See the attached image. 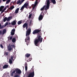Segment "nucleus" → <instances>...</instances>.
Listing matches in <instances>:
<instances>
[{
    "label": "nucleus",
    "instance_id": "1",
    "mask_svg": "<svg viewBox=\"0 0 77 77\" xmlns=\"http://www.w3.org/2000/svg\"><path fill=\"white\" fill-rule=\"evenodd\" d=\"M43 38L41 36L39 35L34 40L35 45V46H38V43H41L42 42Z\"/></svg>",
    "mask_w": 77,
    "mask_h": 77
},
{
    "label": "nucleus",
    "instance_id": "2",
    "mask_svg": "<svg viewBox=\"0 0 77 77\" xmlns=\"http://www.w3.org/2000/svg\"><path fill=\"white\" fill-rule=\"evenodd\" d=\"M30 33H31V29L30 28V29H28L26 31V37L25 40L26 42H27V41H30Z\"/></svg>",
    "mask_w": 77,
    "mask_h": 77
},
{
    "label": "nucleus",
    "instance_id": "3",
    "mask_svg": "<svg viewBox=\"0 0 77 77\" xmlns=\"http://www.w3.org/2000/svg\"><path fill=\"white\" fill-rule=\"evenodd\" d=\"M34 66H33L32 68L29 71V74L28 77H34L35 72H34Z\"/></svg>",
    "mask_w": 77,
    "mask_h": 77
},
{
    "label": "nucleus",
    "instance_id": "4",
    "mask_svg": "<svg viewBox=\"0 0 77 77\" xmlns=\"http://www.w3.org/2000/svg\"><path fill=\"white\" fill-rule=\"evenodd\" d=\"M13 48H15V45H14L9 44L8 47V49L9 51H11Z\"/></svg>",
    "mask_w": 77,
    "mask_h": 77
},
{
    "label": "nucleus",
    "instance_id": "5",
    "mask_svg": "<svg viewBox=\"0 0 77 77\" xmlns=\"http://www.w3.org/2000/svg\"><path fill=\"white\" fill-rule=\"evenodd\" d=\"M50 4V0H48L47 2V5L46 6V8H45V11H47V9H49Z\"/></svg>",
    "mask_w": 77,
    "mask_h": 77
},
{
    "label": "nucleus",
    "instance_id": "6",
    "mask_svg": "<svg viewBox=\"0 0 77 77\" xmlns=\"http://www.w3.org/2000/svg\"><path fill=\"white\" fill-rule=\"evenodd\" d=\"M41 31V30L40 29H35V30L33 31L32 32V34H33V35H35V34H36V33H38L40 32Z\"/></svg>",
    "mask_w": 77,
    "mask_h": 77
},
{
    "label": "nucleus",
    "instance_id": "7",
    "mask_svg": "<svg viewBox=\"0 0 77 77\" xmlns=\"http://www.w3.org/2000/svg\"><path fill=\"white\" fill-rule=\"evenodd\" d=\"M15 71H16V74H20L21 73V70H20V69H19L18 68L15 69Z\"/></svg>",
    "mask_w": 77,
    "mask_h": 77
},
{
    "label": "nucleus",
    "instance_id": "8",
    "mask_svg": "<svg viewBox=\"0 0 77 77\" xmlns=\"http://www.w3.org/2000/svg\"><path fill=\"white\" fill-rule=\"evenodd\" d=\"M27 26H28V24L25 23L23 26V28H26Z\"/></svg>",
    "mask_w": 77,
    "mask_h": 77
},
{
    "label": "nucleus",
    "instance_id": "9",
    "mask_svg": "<svg viewBox=\"0 0 77 77\" xmlns=\"http://www.w3.org/2000/svg\"><path fill=\"white\" fill-rule=\"evenodd\" d=\"M2 35H3L4 34H5L6 33V29H4L2 30Z\"/></svg>",
    "mask_w": 77,
    "mask_h": 77
},
{
    "label": "nucleus",
    "instance_id": "10",
    "mask_svg": "<svg viewBox=\"0 0 77 77\" xmlns=\"http://www.w3.org/2000/svg\"><path fill=\"white\" fill-rule=\"evenodd\" d=\"M23 6H24V7H25V8H26L27 9V7H28V6H29V3H25Z\"/></svg>",
    "mask_w": 77,
    "mask_h": 77
},
{
    "label": "nucleus",
    "instance_id": "11",
    "mask_svg": "<svg viewBox=\"0 0 77 77\" xmlns=\"http://www.w3.org/2000/svg\"><path fill=\"white\" fill-rule=\"evenodd\" d=\"M43 18V16H42V15L41 14L38 18V20H42V19Z\"/></svg>",
    "mask_w": 77,
    "mask_h": 77
},
{
    "label": "nucleus",
    "instance_id": "12",
    "mask_svg": "<svg viewBox=\"0 0 77 77\" xmlns=\"http://www.w3.org/2000/svg\"><path fill=\"white\" fill-rule=\"evenodd\" d=\"M17 24V21L15 20L13 21L12 23H11V24L12 25H15Z\"/></svg>",
    "mask_w": 77,
    "mask_h": 77
},
{
    "label": "nucleus",
    "instance_id": "13",
    "mask_svg": "<svg viewBox=\"0 0 77 77\" xmlns=\"http://www.w3.org/2000/svg\"><path fill=\"white\" fill-rule=\"evenodd\" d=\"M30 56V54L27 53L25 55V57H29V56Z\"/></svg>",
    "mask_w": 77,
    "mask_h": 77
},
{
    "label": "nucleus",
    "instance_id": "14",
    "mask_svg": "<svg viewBox=\"0 0 77 77\" xmlns=\"http://www.w3.org/2000/svg\"><path fill=\"white\" fill-rule=\"evenodd\" d=\"M20 8H17L15 11V14H18V11H19V10H20Z\"/></svg>",
    "mask_w": 77,
    "mask_h": 77
},
{
    "label": "nucleus",
    "instance_id": "15",
    "mask_svg": "<svg viewBox=\"0 0 77 77\" xmlns=\"http://www.w3.org/2000/svg\"><path fill=\"white\" fill-rule=\"evenodd\" d=\"M12 41L13 43L16 42V38H14L12 39Z\"/></svg>",
    "mask_w": 77,
    "mask_h": 77
},
{
    "label": "nucleus",
    "instance_id": "16",
    "mask_svg": "<svg viewBox=\"0 0 77 77\" xmlns=\"http://www.w3.org/2000/svg\"><path fill=\"white\" fill-rule=\"evenodd\" d=\"M51 2L52 3H53V4L54 5H55V4L56 3L55 0H51Z\"/></svg>",
    "mask_w": 77,
    "mask_h": 77
},
{
    "label": "nucleus",
    "instance_id": "17",
    "mask_svg": "<svg viewBox=\"0 0 77 77\" xmlns=\"http://www.w3.org/2000/svg\"><path fill=\"white\" fill-rule=\"evenodd\" d=\"M8 67V65H5L3 66V68L4 69H5V68H7Z\"/></svg>",
    "mask_w": 77,
    "mask_h": 77
},
{
    "label": "nucleus",
    "instance_id": "18",
    "mask_svg": "<svg viewBox=\"0 0 77 77\" xmlns=\"http://www.w3.org/2000/svg\"><path fill=\"white\" fill-rule=\"evenodd\" d=\"M8 41H9V40H12V36H11L8 37Z\"/></svg>",
    "mask_w": 77,
    "mask_h": 77
},
{
    "label": "nucleus",
    "instance_id": "19",
    "mask_svg": "<svg viewBox=\"0 0 77 77\" xmlns=\"http://www.w3.org/2000/svg\"><path fill=\"white\" fill-rule=\"evenodd\" d=\"M15 72H16V71H15V69L11 73V76H13L14 75L13 74H15Z\"/></svg>",
    "mask_w": 77,
    "mask_h": 77
},
{
    "label": "nucleus",
    "instance_id": "20",
    "mask_svg": "<svg viewBox=\"0 0 77 77\" xmlns=\"http://www.w3.org/2000/svg\"><path fill=\"white\" fill-rule=\"evenodd\" d=\"M5 8L4 6H1L0 7V11H1L3 10V9Z\"/></svg>",
    "mask_w": 77,
    "mask_h": 77
},
{
    "label": "nucleus",
    "instance_id": "21",
    "mask_svg": "<svg viewBox=\"0 0 77 77\" xmlns=\"http://www.w3.org/2000/svg\"><path fill=\"white\" fill-rule=\"evenodd\" d=\"M8 21V17H5L4 19V22H6V21Z\"/></svg>",
    "mask_w": 77,
    "mask_h": 77
},
{
    "label": "nucleus",
    "instance_id": "22",
    "mask_svg": "<svg viewBox=\"0 0 77 77\" xmlns=\"http://www.w3.org/2000/svg\"><path fill=\"white\" fill-rule=\"evenodd\" d=\"M11 18H12L11 17H8V19H7L8 21H10L11 19Z\"/></svg>",
    "mask_w": 77,
    "mask_h": 77
},
{
    "label": "nucleus",
    "instance_id": "23",
    "mask_svg": "<svg viewBox=\"0 0 77 77\" xmlns=\"http://www.w3.org/2000/svg\"><path fill=\"white\" fill-rule=\"evenodd\" d=\"M19 3H20V5H21V3L20 0H19L18 1H17V4L18 5V4H19Z\"/></svg>",
    "mask_w": 77,
    "mask_h": 77
},
{
    "label": "nucleus",
    "instance_id": "24",
    "mask_svg": "<svg viewBox=\"0 0 77 77\" xmlns=\"http://www.w3.org/2000/svg\"><path fill=\"white\" fill-rule=\"evenodd\" d=\"M22 23V21H19L17 22V24L18 25H20V24H21Z\"/></svg>",
    "mask_w": 77,
    "mask_h": 77
},
{
    "label": "nucleus",
    "instance_id": "25",
    "mask_svg": "<svg viewBox=\"0 0 77 77\" xmlns=\"http://www.w3.org/2000/svg\"><path fill=\"white\" fill-rule=\"evenodd\" d=\"M14 8V6H12L11 7H10V8H9V9L10 10H12Z\"/></svg>",
    "mask_w": 77,
    "mask_h": 77
},
{
    "label": "nucleus",
    "instance_id": "26",
    "mask_svg": "<svg viewBox=\"0 0 77 77\" xmlns=\"http://www.w3.org/2000/svg\"><path fill=\"white\" fill-rule=\"evenodd\" d=\"M9 63L10 64H12V60L11 59L9 60Z\"/></svg>",
    "mask_w": 77,
    "mask_h": 77
},
{
    "label": "nucleus",
    "instance_id": "27",
    "mask_svg": "<svg viewBox=\"0 0 77 77\" xmlns=\"http://www.w3.org/2000/svg\"><path fill=\"white\" fill-rule=\"evenodd\" d=\"M10 2H11V0H8L7 1L6 4H9Z\"/></svg>",
    "mask_w": 77,
    "mask_h": 77
},
{
    "label": "nucleus",
    "instance_id": "28",
    "mask_svg": "<svg viewBox=\"0 0 77 77\" xmlns=\"http://www.w3.org/2000/svg\"><path fill=\"white\" fill-rule=\"evenodd\" d=\"M45 6H44L40 10L41 11H43V10H44V8H45Z\"/></svg>",
    "mask_w": 77,
    "mask_h": 77
},
{
    "label": "nucleus",
    "instance_id": "29",
    "mask_svg": "<svg viewBox=\"0 0 77 77\" xmlns=\"http://www.w3.org/2000/svg\"><path fill=\"white\" fill-rule=\"evenodd\" d=\"M24 8H25V7H24V5L23 6L21 7V9H20V10H23V9H24Z\"/></svg>",
    "mask_w": 77,
    "mask_h": 77
},
{
    "label": "nucleus",
    "instance_id": "30",
    "mask_svg": "<svg viewBox=\"0 0 77 77\" xmlns=\"http://www.w3.org/2000/svg\"><path fill=\"white\" fill-rule=\"evenodd\" d=\"M9 54V52H6L5 53V56H8V54Z\"/></svg>",
    "mask_w": 77,
    "mask_h": 77
},
{
    "label": "nucleus",
    "instance_id": "31",
    "mask_svg": "<svg viewBox=\"0 0 77 77\" xmlns=\"http://www.w3.org/2000/svg\"><path fill=\"white\" fill-rule=\"evenodd\" d=\"M11 35L12 36V35H15V32H11Z\"/></svg>",
    "mask_w": 77,
    "mask_h": 77
},
{
    "label": "nucleus",
    "instance_id": "32",
    "mask_svg": "<svg viewBox=\"0 0 77 77\" xmlns=\"http://www.w3.org/2000/svg\"><path fill=\"white\" fill-rule=\"evenodd\" d=\"M15 29H12L11 31V32H14L15 33Z\"/></svg>",
    "mask_w": 77,
    "mask_h": 77
},
{
    "label": "nucleus",
    "instance_id": "33",
    "mask_svg": "<svg viewBox=\"0 0 77 77\" xmlns=\"http://www.w3.org/2000/svg\"><path fill=\"white\" fill-rule=\"evenodd\" d=\"M32 14H29V18H30L32 17Z\"/></svg>",
    "mask_w": 77,
    "mask_h": 77
},
{
    "label": "nucleus",
    "instance_id": "34",
    "mask_svg": "<svg viewBox=\"0 0 77 77\" xmlns=\"http://www.w3.org/2000/svg\"><path fill=\"white\" fill-rule=\"evenodd\" d=\"M14 77H20V75H16Z\"/></svg>",
    "mask_w": 77,
    "mask_h": 77
},
{
    "label": "nucleus",
    "instance_id": "35",
    "mask_svg": "<svg viewBox=\"0 0 77 77\" xmlns=\"http://www.w3.org/2000/svg\"><path fill=\"white\" fill-rule=\"evenodd\" d=\"M4 27L3 26H0V29H3Z\"/></svg>",
    "mask_w": 77,
    "mask_h": 77
},
{
    "label": "nucleus",
    "instance_id": "36",
    "mask_svg": "<svg viewBox=\"0 0 77 77\" xmlns=\"http://www.w3.org/2000/svg\"><path fill=\"white\" fill-rule=\"evenodd\" d=\"M24 65L25 66H27V63L26 62H25Z\"/></svg>",
    "mask_w": 77,
    "mask_h": 77
},
{
    "label": "nucleus",
    "instance_id": "37",
    "mask_svg": "<svg viewBox=\"0 0 77 77\" xmlns=\"http://www.w3.org/2000/svg\"><path fill=\"white\" fill-rule=\"evenodd\" d=\"M31 60H32V58H30L29 59V60H27V62H29L30 61H31Z\"/></svg>",
    "mask_w": 77,
    "mask_h": 77
},
{
    "label": "nucleus",
    "instance_id": "38",
    "mask_svg": "<svg viewBox=\"0 0 77 77\" xmlns=\"http://www.w3.org/2000/svg\"><path fill=\"white\" fill-rule=\"evenodd\" d=\"M0 46H1V47L2 48H4V47H3V45H2V44L0 45Z\"/></svg>",
    "mask_w": 77,
    "mask_h": 77
},
{
    "label": "nucleus",
    "instance_id": "39",
    "mask_svg": "<svg viewBox=\"0 0 77 77\" xmlns=\"http://www.w3.org/2000/svg\"><path fill=\"white\" fill-rule=\"evenodd\" d=\"M25 69L26 71H27V66H25Z\"/></svg>",
    "mask_w": 77,
    "mask_h": 77
},
{
    "label": "nucleus",
    "instance_id": "40",
    "mask_svg": "<svg viewBox=\"0 0 77 77\" xmlns=\"http://www.w3.org/2000/svg\"><path fill=\"white\" fill-rule=\"evenodd\" d=\"M8 22H7L5 24V26H8Z\"/></svg>",
    "mask_w": 77,
    "mask_h": 77
},
{
    "label": "nucleus",
    "instance_id": "41",
    "mask_svg": "<svg viewBox=\"0 0 77 77\" xmlns=\"http://www.w3.org/2000/svg\"><path fill=\"white\" fill-rule=\"evenodd\" d=\"M0 35H2V30H0Z\"/></svg>",
    "mask_w": 77,
    "mask_h": 77
},
{
    "label": "nucleus",
    "instance_id": "42",
    "mask_svg": "<svg viewBox=\"0 0 77 77\" xmlns=\"http://www.w3.org/2000/svg\"><path fill=\"white\" fill-rule=\"evenodd\" d=\"M7 8V7H5V8L3 9V10L5 11L6 9V8Z\"/></svg>",
    "mask_w": 77,
    "mask_h": 77
},
{
    "label": "nucleus",
    "instance_id": "43",
    "mask_svg": "<svg viewBox=\"0 0 77 77\" xmlns=\"http://www.w3.org/2000/svg\"><path fill=\"white\" fill-rule=\"evenodd\" d=\"M38 4V2H35V6H36V5Z\"/></svg>",
    "mask_w": 77,
    "mask_h": 77
},
{
    "label": "nucleus",
    "instance_id": "44",
    "mask_svg": "<svg viewBox=\"0 0 77 77\" xmlns=\"http://www.w3.org/2000/svg\"><path fill=\"white\" fill-rule=\"evenodd\" d=\"M13 58H14V56H11V59L12 60H13Z\"/></svg>",
    "mask_w": 77,
    "mask_h": 77
},
{
    "label": "nucleus",
    "instance_id": "45",
    "mask_svg": "<svg viewBox=\"0 0 77 77\" xmlns=\"http://www.w3.org/2000/svg\"><path fill=\"white\" fill-rule=\"evenodd\" d=\"M26 30H27V28L28 27V26H27L26 27Z\"/></svg>",
    "mask_w": 77,
    "mask_h": 77
},
{
    "label": "nucleus",
    "instance_id": "46",
    "mask_svg": "<svg viewBox=\"0 0 77 77\" xmlns=\"http://www.w3.org/2000/svg\"><path fill=\"white\" fill-rule=\"evenodd\" d=\"M24 1H23V0H22L21 1V2H22V3H23V2H24Z\"/></svg>",
    "mask_w": 77,
    "mask_h": 77
},
{
    "label": "nucleus",
    "instance_id": "47",
    "mask_svg": "<svg viewBox=\"0 0 77 77\" xmlns=\"http://www.w3.org/2000/svg\"><path fill=\"white\" fill-rule=\"evenodd\" d=\"M4 11L3 10H2V12H4Z\"/></svg>",
    "mask_w": 77,
    "mask_h": 77
},
{
    "label": "nucleus",
    "instance_id": "48",
    "mask_svg": "<svg viewBox=\"0 0 77 77\" xmlns=\"http://www.w3.org/2000/svg\"><path fill=\"white\" fill-rule=\"evenodd\" d=\"M30 24H31V23H32V20H30Z\"/></svg>",
    "mask_w": 77,
    "mask_h": 77
},
{
    "label": "nucleus",
    "instance_id": "49",
    "mask_svg": "<svg viewBox=\"0 0 77 77\" xmlns=\"http://www.w3.org/2000/svg\"><path fill=\"white\" fill-rule=\"evenodd\" d=\"M6 0H3V2H5V1H6Z\"/></svg>",
    "mask_w": 77,
    "mask_h": 77
},
{
    "label": "nucleus",
    "instance_id": "50",
    "mask_svg": "<svg viewBox=\"0 0 77 77\" xmlns=\"http://www.w3.org/2000/svg\"><path fill=\"white\" fill-rule=\"evenodd\" d=\"M3 12L2 11L1 14H3Z\"/></svg>",
    "mask_w": 77,
    "mask_h": 77
},
{
    "label": "nucleus",
    "instance_id": "51",
    "mask_svg": "<svg viewBox=\"0 0 77 77\" xmlns=\"http://www.w3.org/2000/svg\"><path fill=\"white\" fill-rule=\"evenodd\" d=\"M3 12L2 11L1 14H3Z\"/></svg>",
    "mask_w": 77,
    "mask_h": 77
},
{
    "label": "nucleus",
    "instance_id": "52",
    "mask_svg": "<svg viewBox=\"0 0 77 77\" xmlns=\"http://www.w3.org/2000/svg\"><path fill=\"white\" fill-rule=\"evenodd\" d=\"M34 8H35V7H33L32 8V9H34Z\"/></svg>",
    "mask_w": 77,
    "mask_h": 77
},
{
    "label": "nucleus",
    "instance_id": "53",
    "mask_svg": "<svg viewBox=\"0 0 77 77\" xmlns=\"http://www.w3.org/2000/svg\"><path fill=\"white\" fill-rule=\"evenodd\" d=\"M6 7H7V8H8V7H9L8 6H6Z\"/></svg>",
    "mask_w": 77,
    "mask_h": 77
},
{
    "label": "nucleus",
    "instance_id": "54",
    "mask_svg": "<svg viewBox=\"0 0 77 77\" xmlns=\"http://www.w3.org/2000/svg\"><path fill=\"white\" fill-rule=\"evenodd\" d=\"M2 26V24H1V23H0V27Z\"/></svg>",
    "mask_w": 77,
    "mask_h": 77
},
{
    "label": "nucleus",
    "instance_id": "55",
    "mask_svg": "<svg viewBox=\"0 0 77 77\" xmlns=\"http://www.w3.org/2000/svg\"><path fill=\"white\" fill-rule=\"evenodd\" d=\"M2 2V1H1V0H0V3H1V2Z\"/></svg>",
    "mask_w": 77,
    "mask_h": 77
},
{
    "label": "nucleus",
    "instance_id": "56",
    "mask_svg": "<svg viewBox=\"0 0 77 77\" xmlns=\"http://www.w3.org/2000/svg\"><path fill=\"white\" fill-rule=\"evenodd\" d=\"M23 1H25V0H23Z\"/></svg>",
    "mask_w": 77,
    "mask_h": 77
},
{
    "label": "nucleus",
    "instance_id": "57",
    "mask_svg": "<svg viewBox=\"0 0 77 77\" xmlns=\"http://www.w3.org/2000/svg\"><path fill=\"white\" fill-rule=\"evenodd\" d=\"M42 13H43V12H42Z\"/></svg>",
    "mask_w": 77,
    "mask_h": 77
},
{
    "label": "nucleus",
    "instance_id": "58",
    "mask_svg": "<svg viewBox=\"0 0 77 77\" xmlns=\"http://www.w3.org/2000/svg\"><path fill=\"white\" fill-rule=\"evenodd\" d=\"M44 13H43V15H44Z\"/></svg>",
    "mask_w": 77,
    "mask_h": 77
}]
</instances>
